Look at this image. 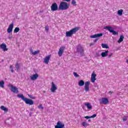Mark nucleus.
<instances>
[{
  "label": "nucleus",
  "instance_id": "nucleus-44",
  "mask_svg": "<svg viewBox=\"0 0 128 128\" xmlns=\"http://www.w3.org/2000/svg\"><path fill=\"white\" fill-rule=\"evenodd\" d=\"M126 120H128V119L125 118H123V121H124V122H126Z\"/></svg>",
  "mask_w": 128,
  "mask_h": 128
},
{
  "label": "nucleus",
  "instance_id": "nucleus-8",
  "mask_svg": "<svg viewBox=\"0 0 128 128\" xmlns=\"http://www.w3.org/2000/svg\"><path fill=\"white\" fill-rule=\"evenodd\" d=\"M100 104H108V99L106 98H102L101 101L100 102Z\"/></svg>",
  "mask_w": 128,
  "mask_h": 128
},
{
  "label": "nucleus",
  "instance_id": "nucleus-48",
  "mask_svg": "<svg viewBox=\"0 0 128 128\" xmlns=\"http://www.w3.org/2000/svg\"><path fill=\"white\" fill-rule=\"evenodd\" d=\"M32 112H30V116H32Z\"/></svg>",
  "mask_w": 128,
  "mask_h": 128
},
{
  "label": "nucleus",
  "instance_id": "nucleus-5",
  "mask_svg": "<svg viewBox=\"0 0 128 128\" xmlns=\"http://www.w3.org/2000/svg\"><path fill=\"white\" fill-rule=\"evenodd\" d=\"M24 102H25L26 104H29L30 106H32V104H34V100L26 98L24 99Z\"/></svg>",
  "mask_w": 128,
  "mask_h": 128
},
{
  "label": "nucleus",
  "instance_id": "nucleus-27",
  "mask_svg": "<svg viewBox=\"0 0 128 128\" xmlns=\"http://www.w3.org/2000/svg\"><path fill=\"white\" fill-rule=\"evenodd\" d=\"M82 125L84 126V128H86V126H90V124L88 123H86V122H82Z\"/></svg>",
  "mask_w": 128,
  "mask_h": 128
},
{
  "label": "nucleus",
  "instance_id": "nucleus-18",
  "mask_svg": "<svg viewBox=\"0 0 128 128\" xmlns=\"http://www.w3.org/2000/svg\"><path fill=\"white\" fill-rule=\"evenodd\" d=\"M38 74H36L30 76V78L32 80H38Z\"/></svg>",
  "mask_w": 128,
  "mask_h": 128
},
{
  "label": "nucleus",
  "instance_id": "nucleus-33",
  "mask_svg": "<svg viewBox=\"0 0 128 128\" xmlns=\"http://www.w3.org/2000/svg\"><path fill=\"white\" fill-rule=\"evenodd\" d=\"M73 74L74 76H76V78L80 77V75H78V73H76V72H74Z\"/></svg>",
  "mask_w": 128,
  "mask_h": 128
},
{
  "label": "nucleus",
  "instance_id": "nucleus-10",
  "mask_svg": "<svg viewBox=\"0 0 128 128\" xmlns=\"http://www.w3.org/2000/svg\"><path fill=\"white\" fill-rule=\"evenodd\" d=\"M56 90H58L56 86V84H54V82H52L50 91L52 92H55Z\"/></svg>",
  "mask_w": 128,
  "mask_h": 128
},
{
  "label": "nucleus",
  "instance_id": "nucleus-6",
  "mask_svg": "<svg viewBox=\"0 0 128 128\" xmlns=\"http://www.w3.org/2000/svg\"><path fill=\"white\" fill-rule=\"evenodd\" d=\"M55 128H64V124L62 122L58 121L56 125L55 126Z\"/></svg>",
  "mask_w": 128,
  "mask_h": 128
},
{
  "label": "nucleus",
  "instance_id": "nucleus-28",
  "mask_svg": "<svg viewBox=\"0 0 128 128\" xmlns=\"http://www.w3.org/2000/svg\"><path fill=\"white\" fill-rule=\"evenodd\" d=\"M122 12H124V10L122 9H120L118 11V16H122Z\"/></svg>",
  "mask_w": 128,
  "mask_h": 128
},
{
  "label": "nucleus",
  "instance_id": "nucleus-30",
  "mask_svg": "<svg viewBox=\"0 0 128 128\" xmlns=\"http://www.w3.org/2000/svg\"><path fill=\"white\" fill-rule=\"evenodd\" d=\"M20 32V28L18 27H16L15 28V29L14 30V33H16V32Z\"/></svg>",
  "mask_w": 128,
  "mask_h": 128
},
{
  "label": "nucleus",
  "instance_id": "nucleus-26",
  "mask_svg": "<svg viewBox=\"0 0 128 128\" xmlns=\"http://www.w3.org/2000/svg\"><path fill=\"white\" fill-rule=\"evenodd\" d=\"M4 80H1L0 81V88H4Z\"/></svg>",
  "mask_w": 128,
  "mask_h": 128
},
{
  "label": "nucleus",
  "instance_id": "nucleus-3",
  "mask_svg": "<svg viewBox=\"0 0 128 128\" xmlns=\"http://www.w3.org/2000/svg\"><path fill=\"white\" fill-rule=\"evenodd\" d=\"M8 88H10V90L14 92V94H18V88L12 84H9L8 85Z\"/></svg>",
  "mask_w": 128,
  "mask_h": 128
},
{
  "label": "nucleus",
  "instance_id": "nucleus-32",
  "mask_svg": "<svg viewBox=\"0 0 128 128\" xmlns=\"http://www.w3.org/2000/svg\"><path fill=\"white\" fill-rule=\"evenodd\" d=\"M40 54V50L34 51L32 52V54L36 56V54Z\"/></svg>",
  "mask_w": 128,
  "mask_h": 128
},
{
  "label": "nucleus",
  "instance_id": "nucleus-24",
  "mask_svg": "<svg viewBox=\"0 0 128 128\" xmlns=\"http://www.w3.org/2000/svg\"><path fill=\"white\" fill-rule=\"evenodd\" d=\"M79 86H84V82L83 80H80L78 82Z\"/></svg>",
  "mask_w": 128,
  "mask_h": 128
},
{
  "label": "nucleus",
  "instance_id": "nucleus-45",
  "mask_svg": "<svg viewBox=\"0 0 128 128\" xmlns=\"http://www.w3.org/2000/svg\"><path fill=\"white\" fill-rule=\"evenodd\" d=\"M94 43H91L90 44V46H94Z\"/></svg>",
  "mask_w": 128,
  "mask_h": 128
},
{
  "label": "nucleus",
  "instance_id": "nucleus-41",
  "mask_svg": "<svg viewBox=\"0 0 128 128\" xmlns=\"http://www.w3.org/2000/svg\"><path fill=\"white\" fill-rule=\"evenodd\" d=\"M85 118L86 119H88V118H91V117L89 116H85Z\"/></svg>",
  "mask_w": 128,
  "mask_h": 128
},
{
  "label": "nucleus",
  "instance_id": "nucleus-38",
  "mask_svg": "<svg viewBox=\"0 0 128 128\" xmlns=\"http://www.w3.org/2000/svg\"><path fill=\"white\" fill-rule=\"evenodd\" d=\"M48 26H45V30L46 31V32H48Z\"/></svg>",
  "mask_w": 128,
  "mask_h": 128
},
{
  "label": "nucleus",
  "instance_id": "nucleus-12",
  "mask_svg": "<svg viewBox=\"0 0 128 128\" xmlns=\"http://www.w3.org/2000/svg\"><path fill=\"white\" fill-rule=\"evenodd\" d=\"M52 56V55H48V56H46L44 60V64H48V62H50V58Z\"/></svg>",
  "mask_w": 128,
  "mask_h": 128
},
{
  "label": "nucleus",
  "instance_id": "nucleus-37",
  "mask_svg": "<svg viewBox=\"0 0 128 128\" xmlns=\"http://www.w3.org/2000/svg\"><path fill=\"white\" fill-rule=\"evenodd\" d=\"M96 114H94L92 116H90V118H96Z\"/></svg>",
  "mask_w": 128,
  "mask_h": 128
},
{
  "label": "nucleus",
  "instance_id": "nucleus-14",
  "mask_svg": "<svg viewBox=\"0 0 128 128\" xmlns=\"http://www.w3.org/2000/svg\"><path fill=\"white\" fill-rule=\"evenodd\" d=\"M84 88L86 92L90 91V82H85Z\"/></svg>",
  "mask_w": 128,
  "mask_h": 128
},
{
  "label": "nucleus",
  "instance_id": "nucleus-19",
  "mask_svg": "<svg viewBox=\"0 0 128 128\" xmlns=\"http://www.w3.org/2000/svg\"><path fill=\"white\" fill-rule=\"evenodd\" d=\"M15 68L16 72H18V70H20V64H18V62H16L15 64Z\"/></svg>",
  "mask_w": 128,
  "mask_h": 128
},
{
  "label": "nucleus",
  "instance_id": "nucleus-2",
  "mask_svg": "<svg viewBox=\"0 0 128 128\" xmlns=\"http://www.w3.org/2000/svg\"><path fill=\"white\" fill-rule=\"evenodd\" d=\"M68 8H69V6H68V2H62L60 4L59 7H58V10H68Z\"/></svg>",
  "mask_w": 128,
  "mask_h": 128
},
{
  "label": "nucleus",
  "instance_id": "nucleus-34",
  "mask_svg": "<svg viewBox=\"0 0 128 128\" xmlns=\"http://www.w3.org/2000/svg\"><path fill=\"white\" fill-rule=\"evenodd\" d=\"M38 108L41 110H44V107L42 104H40V106H38Z\"/></svg>",
  "mask_w": 128,
  "mask_h": 128
},
{
  "label": "nucleus",
  "instance_id": "nucleus-40",
  "mask_svg": "<svg viewBox=\"0 0 128 128\" xmlns=\"http://www.w3.org/2000/svg\"><path fill=\"white\" fill-rule=\"evenodd\" d=\"M112 53H111L108 56V58H112Z\"/></svg>",
  "mask_w": 128,
  "mask_h": 128
},
{
  "label": "nucleus",
  "instance_id": "nucleus-4",
  "mask_svg": "<svg viewBox=\"0 0 128 128\" xmlns=\"http://www.w3.org/2000/svg\"><path fill=\"white\" fill-rule=\"evenodd\" d=\"M113 28H114L110 26H106L104 28V30H108V32H112L114 36H116V34H118V32L114 31Z\"/></svg>",
  "mask_w": 128,
  "mask_h": 128
},
{
  "label": "nucleus",
  "instance_id": "nucleus-31",
  "mask_svg": "<svg viewBox=\"0 0 128 128\" xmlns=\"http://www.w3.org/2000/svg\"><path fill=\"white\" fill-rule=\"evenodd\" d=\"M72 4L74 6H76V0H72Z\"/></svg>",
  "mask_w": 128,
  "mask_h": 128
},
{
  "label": "nucleus",
  "instance_id": "nucleus-49",
  "mask_svg": "<svg viewBox=\"0 0 128 128\" xmlns=\"http://www.w3.org/2000/svg\"><path fill=\"white\" fill-rule=\"evenodd\" d=\"M88 122H90V120L89 119V120H88Z\"/></svg>",
  "mask_w": 128,
  "mask_h": 128
},
{
  "label": "nucleus",
  "instance_id": "nucleus-22",
  "mask_svg": "<svg viewBox=\"0 0 128 128\" xmlns=\"http://www.w3.org/2000/svg\"><path fill=\"white\" fill-rule=\"evenodd\" d=\"M124 38V36L121 35L120 36V38H119V40L118 41V44H120V42H123Z\"/></svg>",
  "mask_w": 128,
  "mask_h": 128
},
{
  "label": "nucleus",
  "instance_id": "nucleus-17",
  "mask_svg": "<svg viewBox=\"0 0 128 128\" xmlns=\"http://www.w3.org/2000/svg\"><path fill=\"white\" fill-rule=\"evenodd\" d=\"M12 28H14V23H12L8 26L7 32L8 34H10L12 32Z\"/></svg>",
  "mask_w": 128,
  "mask_h": 128
},
{
  "label": "nucleus",
  "instance_id": "nucleus-23",
  "mask_svg": "<svg viewBox=\"0 0 128 128\" xmlns=\"http://www.w3.org/2000/svg\"><path fill=\"white\" fill-rule=\"evenodd\" d=\"M85 106H86L88 110H92V105L90 103L85 104Z\"/></svg>",
  "mask_w": 128,
  "mask_h": 128
},
{
  "label": "nucleus",
  "instance_id": "nucleus-9",
  "mask_svg": "<svg viewBox=\"0 0 128 128\" xmlns=\"http://www.w3.org/2000/svg\"><path fill=\"white\" fill-rule=\"evenodd\" d=\"M76 51L78 52H80V54H82V53L84 52V48L80 45H78L76 48Z\"/></svg>",
  "mask_w": 128,
  "mask_h": 128
},
{
  "label": "nucleus",
  "instance_id": "nucleus-25",
  "mask_svg": "<svg viewBox=\"0 0 128 128\" xmlns=\"http://www.w3.org/2000/svg\"><path fill=\"white\" fill-rule=\"evenodd\" d=\"M17 96L18 98H21L22 100H26V98H24V94H18L17 95Z\"/></svg>",
  "mask_w": 128,
  "mask_h": 128
},
{
  "label": "nucleus",
  "instance_id": "nucleus-39",
  "mask_svg": "<svg viewBox=\"0 0 128 128\" xmlns=\"http://www.w3.org/2000/svg\"><path fill=\"white\" fill-rule=\"evenodd\" d=\"M100 53L96 52V56H100Z\"/></svg>",
  "mask_w": 128,
  "mask_h": 128
},
{
  "label": "nucleus",
  "instance_id": "nucleus-11",
  "mask_svg": "<svg viewBox=\"0 0 128 128\" xmlns=\"http://www.w3.org/2000/svg\"><path fill=\"white\" fill-rule=\"evenodd\" d=\"M66 48V47L64 46H61L60 48L59 49V51L58 52V54L59 56H62V54H64V49Z\"/></svg>",
  "mask_w": 128,
  "mask_h": 128
},
{
  "label": "nucleus",
  "instance_id": "nucleus-20",
  "mask_svg": "<svg viewBox=\"0 0 128 128\" xmlns=\"http://www.w3.org/2000/svg\"><path fill=\"white\" fill-rule=\"evenodd\" d=\"M0 109L2 110H4V112H8V108H6V106H0Z\"/></svg>",
  "mask_w": 128,
  "mask_h": 128
},
{
  "label": "nucleus",
  "instance_id": "nucleus-16",
  "mask_svg": "<svg viewBox=\"0 0 128 128\" xmlns=\"http://www.w3.org/2000/svg\"><path fill=\"white\" fill-rule=\"evenodd\" d=\"M96 74H94V72L92 73V76H91V78H90V81L92 82H94L96 80Z\"/></svg>",
  "mask_w": 128,
  "mask_h": 128
},
{
  "label": "nucleus",
  "instance_id": "nucleus-42",
  "mask_svg": "<svg viewBox=\"0 0 128 128\" xmlns=\"http://www.w3.org/2000/svg\"><path fill=\"white\" fill-rule=\"evenodd\" d=\"M30 52H32H32H34V50H32V48L30 49Z\"/></svg>",
  "mask_w": 128,
  "mask_h": 128
},
{
  "label": "nucleus",
  "instance_id": "nucleus-21",
  "mask_svg": "<svg viewBox=\"0 0 128 128\" xmlns=\"http://www.w3.org/2000/svg\"><path fill=\"white\" fill-rule=\"evenodd\" d=\"M108 54V50H106L105 52H102L101 56L102 58H105V56H107Z\"/></svg>",
  "mask_w": 128,
  "mask_h": 128
},
{
  "label": "nucleus",
  "instance_id": "nucleus-36",
  "mask_svg": "<svg viewBox=\"0 0 128 128\" xmlns=\"http://www.w3.org/2000/svg\"><path fill=\"white\" fill-rule=\"evenodd\" d=\"M10 70H11L12 72H14V69L12 68V65L10 66Z\"/></svg>",
  "mask_w": 128,
  "mask_h": 128
},
{
  "label": "nucleus",
  "instance_id": "nucleus-29",
  "mask_svg": "<svg viewBox=\"0 0 128 128\" xmlns=\"http://www.w3.org/2000/svg\"><path fill=\"white\" fill-rule=\"evenodd\" d=\"M102 46L103 48H110V47L106 44H102Z\"/></svg>",
  "mask_w": 128,
  "mask_h": 128
},
{
  "label": "nucleus",
  "instance_id": "nucleus-35",
  "mask_svg": "<svg viewBox=\"0 0 128 128\" xmlns=\"http://www.w3.org/2000/svg\"><path fill=\"white\" fill-rule=\"evenodd\" d=\"M28 96H29L30 98H32V100H36V97H33L32 95L28 94Z\"/></svg>",
  "mask_w": 128,
  "mask_h": 128
},
{
  "label": "nucleus",
  "instance_id": "nucleus-47",
  "mask_svg": "<svg viewBox=\"0 0 128 128\" xmlns=\"http://www.w3.org/2000/svg\"><path fill=\"white\" fill-rule=\"evenodd\" d=\"M64 0L65 2H70V0Z\"/></svg>",
  "mask_w": 128,
  "mask_h": 128
},
{
  "label": "nucleus",
  "instance_id": "nucleus-46",
  "mask_svg": "<svg viewBox=\"0 0 128 128\" xmlns=\"http://www.w3.org/2000/svg\"><path fill=\"white\" fill-rule=\"evenodd\" d=\"M112 92H112V91H110L108 92V94H112Z\"/></svg>",
  "mask_w": 128,
  "mask_h": 128
},
{
  "label": "nucleus",
  "instance_id": "nucleus-7",
  "mask_svg": "<svg viewBox=\"0 0 128 128\" xmlns=\"http://www.w3.org/2000/svg\"><path fill=\"white\" fill-rule=\"evenodd\" d=\"M58 10V4L54 2L51 6V10L52 12H56V10Z\"/></svg>",
  "mask_w": 128,
  "mask_h": 128
},
{
  "label": "nucleus",
  "instance_id": "nucleus-13",
  "mask_svg": "<svg viewBox=\"0 0 128 128\" xmlns=\"http://www.w3.org/2000/svg\"><path fill=\"white\" fill-rule=\"evenodd\" d=\"M102 33H100L98 34H95L94 35H91L90 38H100V36H102Z\"/></svg>",
  "mask_w": 128,
  "mask_h": 128
},
{
  "label": "nucleus",
  "instance_id": "nucleus-43",
  "mask_svg": "<svg viewBox=\"0 0 128 128\" xmlns=\"http://www.w3.org/2000/svg\"><path fill=\"white\" fill-rule=\"evenodd\" d=\"M98 39L96 38L94 40V42H98Z\"/></svg>",
  "mask_w": 128,
  "mask_h": 128
},
{
  "label": "nucleus",
  "instance_id": "nucleus-15",
  "mask_svg": "<svg viewBox=\"0 0 128 128\" xmlns=\"http://www.w3.org/2000/svg\"><path fill=\"white\" fill-rule=\"evenodd\" d=\"M0 48H2L4 52H6L8 50V48H6V44L4 43H3L0 45Z\"/></svg>",
  "mask_w": 128,
  "mask_h": 128
},
{
  "label": "nucleus",
  "instance_id": "nucleus-1",
  "mask_svg": "<svg viewBox=\"0 0 128 128\" xmlns=\"http://www.w3.org/2000/svg\"><path fill=\"white\" fill-rule=\"evenodd\" d=\"M80 30V27H76L72 29L70 31L66 32V37H70L72 36V34H76L78 30Z\"/></svg>",
  "mask_w": 128,
  "mask_h": 128
}]
</instances>
